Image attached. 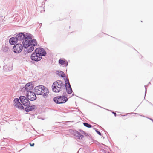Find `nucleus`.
Listing matches in <instances>:
<instances>
[{"instance_id":"0eeeda50","label":"nucleus","mask_w":153,"mask_h":153,"mask_svg":"<svg viewBox=\"0 0 153 153\" xmlns=\"http://www.w3.org/2000/svg\"><path fill=\"white\" fill-rule=\"evenodd\" d=\"M33 87V82H31L26 84L23 88L25 90L27 93L32 91Z\"/></svg>"},{"instance_id":"ddd939ff","label":"nucleus","mask_w":153,"mask_h":153,"mask_svg":"<svg viewBox=\"0 0 153 153\" xmlns=\"http://www.w3.org/2000/svg\"><path fill=\"white\" fill-rule=\"evenodd\" d=\"M42 89V94L40 95H42L44 97H46L49 93V91L47 88L43 86Z\"/></svg>"},{"instance_id":"c756f323","label":"nucleus","mask_w":153,"mask_h":153,"mask_svg":"<svg viewBox=\"0 0 153 153\" xmlns=\"http://www.w3.org/2000/svg\"><path fill=\"white\" fill-rule=\"evenodd\" d=\"M150 84V82H149V83H148V85H149V84Z\"/></svg>"},{"instance_id":"412c9836","label":"nucleus","mask_w":153,"mask_h":153,"mask_svg":"<svg viewBox=\"0 0 153 153\" xmlns=\"http://www.w3.org/2000/svg\"><path fill=\"white\" fill-rule=\"evenodd\" d=\"M146 85L144 86V87H145V96L146 95V91H147V88H146Z\"/></svg>"},{"instance_id":"39448f33","label":"nucleus","mask_w":153,"mask_h":153,"mask_svg":"<svg viewBox=\"0 0 153 153\" xmlns=\"http://www.w3.org/2000/svg\"><path fill=\"white\" fill-rule=\"evenodd\" d=\"M23 47L22 44L18 43L14 46L13 48V51L15 53H19L22 51Z\"/></svg>"},{"instance_id":"f03ea898","label":"nucleus","mask_w":153,"mask_h":153,"mask_svg":"<svg viewBox=\"0 0 153 153\" xmlns=\"http://www.w3.org/2000/svg\"><path fill=\"white\" fill-rule=\"evenodd\" d=\"M19 99L21 103L20 102L18 98H15L13 100L14 105L19 109L23 110L25 109L22 105L26 107L30 105V102L27 97L21 96L19 97Z\"/></svg>"},{"instance_id":"4be33fe9","label":"nucleus","mask_w":153,"mask_h":153,"mask_svg":"<svg viewBox=\"0 0 153 153\" xmlns=\"http://www.w3.org/2000/svg\"><path fill=\"white\" fill-rule=\"evenodd\" d=\"M80 131L82 134H83V133H84L85 131L82 130H80Z\"/></svg>"},{"instance_id":"20e7f679","label":"nucleus","mask_w":153,"mask_h":153,"mask_svg":"<svg viewBox=\"0 0 153 153\" xmlns=\"http://www.w3.org/2000/svg\"><path fill=\"white\" fill-rule=\"evenodd\" d=\"M54 102L57 104H63L68 100V98L65 96H58L55 97L53 99Z\"/></svg>"},{"instance_id":"f3484780","label":"nucleus","mask_w":153,"mask_h":153,"mask_svg":"<svg viewBox=\"0 0 153 153\" xmlns=\"http://www.w3.org/2000/svg\"><path fill=\"white\" fill-rule=\"evenodd\" d=\"M65 61L66 60L65 59L64 60L60 59L59 60V63L61 65H63L65 62Z\"/></svg>"},{"instance_id":"393cba45","label":"nucleus","mask_w":153,"mask_h":153,"mask_svg":"<svg viewBox=\"0 0 153 153\" xmlns=\"http://www.w3.org/2000/svg\"><path fill=\"white\" fill-rule=\"evenodd\" d=\"M85 135L86 136H88V134H87L86 133L85 134Z\"/></svg>"},{"instance_id":"7c9ffc66","label":"nucleus","mask_w":153,"mask_h":153,"mask_svg":"<svg viewBox=\"0 0 153 153\" xmlns=\"http://www.w3.org/2000/svg\"><path fill=\"white\" fill-rule=\"evenodd\" d=\"M122 116H125V115H122Z\"/></svg>"},{"instance_id":"5701e85b","label":"nucleus","mask_w":153,"mask_h":153,"mask_svg":"<svg viewBox=\"0 0 153 153\" xmlns=\"http://www.w3.org/2000/svg\"><path fill=\"white\" fill-rule=\"evenodd\" d=\"M112 113L114 115V116L116 117V113L115 112H112Z\"/></svg>"},{"instance_id":"aec40b11","label":"nucleus","mask_w":153,"mask_h":153,"mask_svg":"<svg viewBox=\"0 0 153 153\" xmlns=\"http://www.w3.org/2000/svg\"><path fill=\"white\" fill-rule=\"evenodd\" d=\"M68 62L66 60V61H65V64H64L65 65L64 66L67 67L68 65Z\"/></svg>"},{"instance_id":"a211bd4d","label":"nucleus","mask_w":153,"mask_h":153,"mask_svg":"<svg viewBox=\"0 0 153 153\" xmlns=\"http://www.w3.org/2000/svg\"><path fill=\"white\" fill-rule=\"evenodd\" d=\"M83 124L84 125L87 127L90 128L92 127V126L91 125L88 123H84Z\"/></svg>"},{"instance_id":"a878e982","label":"nucleus","mask_w":153,"mask_h":153,"mask_svg":"<svg viewBox=\"0 0 153 153\" xmlns=\"http://www.w3.org/2000/svg\"><path fill=\"white\" fill-rule=\"evenodd\" d=\"M42 25V23H40L39 24V26H40V27L39 28H40L41 27Z\"/></svg>"},{"instance_id":"2eb2a0df","label":"nucleus","mask_w":153,"mask_h":153,"mask_svg":"<svg viewBox=\"0 0 153 153\" xmlns=\"http://www.w3.org/2000/svg\"><path fill=\"white\" fill-rule=\"evenodd\" d=\"M9 42L11 45H14L18 43L16 37L11 38L9 39Z\"/></svg>"},{"instance_id":"423d86ee","label":"nucleus","mask_w":153,"mask_h":153,"mask_svg":"<svg viewBox=\"0 0 153 153\" xmlns=\"http://www.w3.org/2000/svg\"><path fill=\"white\" fill-rule=\"evenodd\" d=\"M30 58L32 60L36 62H38L42 59L41 57L40 56L39 53L36 52L35 51V52L31 54Z\"/></svg>"},{"instance_id":"6ab92c4d","label":"nucleus","mask_w":153,"mask_h":153,"mask_svg":"<svg viewBox=\"0 0 153 153\" xmlns=\"http://www.w3.org/2000/svg\"><path fill=\"white\" fill-rule=\"evenodd\" d=\"M95 129V131L100 136L101 135V132L99 131H98V130L96 128L94 129Z\"/></svg>"},{"instance_id":"c85d7f7f","label":"nucleus","mask_w":153,"mask_h":153,"mask_svg":"<svg viewBox=\"0 0 153 153\" xmlns=\"http://www.w3.org/2000/svg\"><path fill=\"white\" fill-rule=\"evenodd\" d=\"M85 133H86L85 132H84V133H83V134H84L85 135Z\"/></svg>"},{"instance_id":"9b49d317","label":"nucleus","mask_w":153,"mask_h":153,"mask_svg":"<svg viewBox=\"0 0 153 153\" xmlns=\"http://www.w3.org/2000/svg\"><path fill=\"white\" fill-rule=\"evenodd\" d=\"M36 52H37L42 58V56H45L46 54V52L43 48H38L35 50Z\"/></svg>"},{"instance_id":"f8f14e48","label":"nucleus","mask_w":153,"mask_h":153,"mask_svg":"<svg viewBox=\"0 0 153 153\" xmlns=\"http://www.w3.org/2000/svg\"><path fill=\"white\" fill-rule=\"evenodd\" d=\"M43 85H40L35 87L34 90L37 95L42 94V89Z\"/></svg>"},{"instance_id":"4468645a","label":"nucleus","mask_w":153,"mask_h":153,"mask_svg":"<svg viewBox=\"0 0 153 153\" xmlns=\"http://www.w3.org/2000/svg\"><path fill=\"white\" fill-rule=\"evenodd\" d=\"M36 106L35 105H33L31 106L29 105L28 106H27L25 107L24 109L26 112H28L34 110L35 108H36Z\"/></svg>"},{"instance_id":"b1692460","label":"nucleus","mask_w":153,"mask_h":153,"mask_svg":"<svg viewBox=\"0 0 153 153\" xmlns=\"http://www.w3.org/2000/svg\"><path fill=\"white\" fill-rule=\"evenodd\" d=\"M30 144L31 146H33L34 145V143H33L32 144H31V143H30Z\"/></svg>"},{"instance_id":"7ed1b4c3","label":"nucleus","mask_w":153,"mask_h":153,"mask_svg":"<svg viewBox=\"0 0 153 153\" xmlns=\"http://www.w3.org/2000/svg\"><path fill=\"white\" fill-rule=\"evenodd\" d=\"M65 84H63L62 81L58 80L54 82L52 86L53 91L56 93H58L61 91L62 89H65Z\"/></svg>"},{"instance_id":"6e6552de","label":"nucleus","mask_w":153,"mask_h":153,"mask_svg":"<svg viewBox=\"0 0 153 153\" xmlns=\"http://www.w3.org/2000/svg\"><path fill=\"white\" fill-rule=\"evenodd\" d=\"M70 132L75 137L76 139H81L84 137V136L82 135L80 133L75 130L70 129L69 130Z\"/></svg>"},{"instance_id":"9d476101","label":"nucleus","mask_w":153,"mask_h":153,"mask_svg":"<svg viewBox=\"0 0 153 153\" xmlns=\"http://www.w3.org/2000/svg\"><path fill=\"white\" fill-rule=\"evenodd\" d=\"M26 96L28 99L31 101L35 100L37 98L36 94L33 91L26 93Z\"/></svg>"},{"instance_id":"2f4dec72","label":"nucleus","mask_w":153,"mask_h":153,"mask_svg":"<svg viewBox=\"0 0 153 153\" xmlns=\"http://www.w3.org/2000/svg\"><path fill=\"white\" fill-rule=\"evenodd\" d=\"M108 153H110L109 152H108Z\"/></svg>"},{"instance_id":"cd10ccee","label":"nucleus","mask_w":153,"mask_h":153,"mask_svg":"<svg viewBox=\"0 0 153 153\" xmlns=\"http://www.w3.org/2000/svg\"><path fill=\"white\" fill-rule=\"evenodd\" d=\"M9 70H12V68H10V69Z\"/></svg>"},{"instance_id":"1a4fd4ad","label":"nucleus","mask_w":153,"mask_h":153,"mask_svg":"<svg viewBox=\"0 0 153 153\" xmlns=\"http://www.w3.org/2000/svg\"><path fill=\"white\" fill-rule=\"evenodd\" d=\"M65 82V88L66 91L68 94H70L72 93V90L68 78H66Z\"/></svg>"},{"instance_id":"f257e3e1","label":"nucleus","mask_w":153,"mask_h":153,"mask_svg":"<svg viewBox=\"0 0 153 153\" xmlns=\"http://www.w3.org/2000/svg\"><path fill=\"white\" fill-rule=\"evenodd\" d=\"M18 43H22L24 48L27 49L26 53L31 52L34 49V47L37 45V42L36 39H33L31 35L28 33H21L16 36Z\"/></svg>"},{"instance_id":"dca6fc26","label":"nucleus","mask_w":153,"mask_h":153,"mask_svg":"<svg viewBox=\"0 0 153 153\" xmlns=\"http://www.w3.org/2000/svg\"><path fill=\"white\" fill-rule=\"evenodd\" d=\"M57 73L59 76H60L64 78L65 77L64 72L62 71H57Z\"/></svg>"},{"instance_id":"bb28decb","label":"nucleus","mask_w":153,"mask_h":153,"mask_svg":"<svg viewBox=\"0 0 153 153\" xmlns=\"http://www.w3.org/2000/svg\"><path fill=\"white\" fill-rule=\"evenodd\" d=\"M150 120H151V121H152L153 122V119H152V118H150Z\"/></svg>"}]
</instances>
